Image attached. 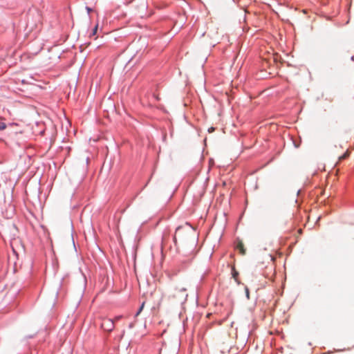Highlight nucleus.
Masks as SVG:
<instances>
[{
  "label": "nucleus",
  "instance_id": "obj_1",
  "mask_svg": "<svg viewBox=\"0 0 354 354\" xmlns=\"http://www.w3.org/2000/svg\"><path fill=\"white\" fill-rule=\"evenodd\" d=\"M187 288L184 287H174L169 290V297L175 299L180 304H183L187 301L188 295Z\"/></svg>",
  "mask_w": 354,
  "mask_h": 354
},
{
  "label": "nucleus",
  "instance_id": "obj_2",
  "mask_svg": "<svg viewBox=\"0 0 354 354\" xmlns=\"http://www.w3.org/2000/svg\"><path fill=\"white\" fill-rule=\"evenodd\" d=\"M101 328L106 332H111L114 328V322L112 319L104 318L101 323Z\"/></svg>",
  "mask_w": 354,
  "mask_h": 354
},
{
  "label": "nucleus",
  "instance_id": "obj_3",
  "mask_svg": "<svg viewBox=\"0 0 354 354\" xmlns=\"http://www.w3.org/2000/svg\"><path fill=\"white\" fill-rule=\"evenodd\" d=\"M13 125H17V124L12 122V123H9L8 124H7L3 122L0 121V131H3V130L6 129L7 127H12Z\"/></svg>",
  "mask_w": 354,
  "mask_h": 354
},
{
  "label": "nucleus",
  "instance_id": "obj_4",
  "mask_svg": "<svg viewBox=\"0 0 354 354\" xmlns=\"http://www.w3.org/2000/svg\"><path fill=\"white\" fill-rule=\"evenodd\" d=\"M232 277L234 279L235 281L238 283V284H240L241 282L239 281L238 279V276H239V272L236 271L235 270L234 268H233L232 269Z\"/></svg>",
  "mask_w": 354,
  "mask_h": 354
},
{
  "label": "nucleus",
  "instance_id": "obj_5",
  "mask_svg": "<svg viewBox=\"0 0 354 354\" xmlns=\"http://www.w3.org/2000/svg\"><path fill=\"white\" fill-rule=\"evenodd\" d=\"M144 304H145V303L143 302L142 304V305L140 306V308H138V310H137V312L136 313V316H138L142 312L143 307H144Z\"/></svg>",
  "mask_w": 354,
  "mask_h": 354
},
{
  "label": "nucleus",
  "instance_id": "obj_6",
  "mask_svg": "<svg viewBox=\"0 0 354 354\" xmlns=\"http://www.w3.org/2000/svg\"><path fill=\"white\" fill-rule=\"evenodd\" d=\"M245 296L248 299H250V292L248 286H245Z\"/></svg>",
  "mask_w": 354,
  "mask_h": 354
},
{
  "label": "nucleus",
  "instance_id": "obj_7",
  "mask_svg": "<svg viewBox=\"0 0 354 354\" xmlns=\"http://www.w3.org/2000/svg\"><path fill=\"white\" fill-rule=\"evenodd\" d=\"M97 27H98V26H97V25H96V26L94 27V28H93V30H92V33H91V35H95V34H96V32H97Z\"/></svg>",
  "mask_w": 354,
  "mask_h": 354
},
{
  "label": "nucleus",
  "instance_id": "obj_8",
  "mask_svg": "<svg viewBox=\"0 0 354 354\" xmlns=\"http://www.w3.org/2000/svg\"><path fill=\"white\" fill-rule=\"evenodd\" d=\"M86 11H87L88 15L90 14L91 12L93 11V9L91 8L88 7V6L86 7Z\"/></svg>",
  "mask_w": 354,
  "mask_h": 354
},
{
  "label": "nucleus",
  "instance_id": "obj_9",
  "mask_svg": "<svg viewBox=\"0 0 354 354\" xmlns=\"http://www.w3.org/2000/svg\"><path fill=\"white\" fill-rule=\"evenodd\" d=\"M35 337V335H30L25 337L26 339H30L33 338Z\"/></svg>",
  "mask_w": 354,
  "mask_h": 354
},
{
  "label": "nucleus",
  "instance_id": "obj_10",
  "mask_svg": "<svg viewBox=\"0 0 354 354\" xmlns=\"http://www.w3.org/2000/svg\"><path fill=\"white\" fill-rule=\"evenodd\" d=\"M347 153H344V155H342L339 158L340 159H343V158H346L347 157Z\"/></svg>",
  "mask_w": 354,
  "mask_h": 354
},
{
  "label": "nucleus",
  "instance_id": "obj_11",
  "mask_svg": "<svg viewBox=\"0 0 354 354\" xmlns=\"http://www.w3.org/2000/svg\"><path fill=\"white\" fill-rule=\"evenodd\" d=\"M214 131V127H210V128L208 129V131H209V133L213 132Z\"/></svg>",
  "mask_w": 354,
  "mask_h": 354
},
{
  "label": "nucleus",
  "instance_id": "obj_12",
  "mask_svg": "<svg viewBox=\"0 0 354 354\" xmlns=\"http://www.w3.org/2000/svg\"><path fill=\"white\" fill-rule=\"evenodd\" d=\"M153 96L156 98V100H159L158 96L156 95L155 94L153 95Z\"/></svg>",
  "mask_w": 354,
  "mask_h": 354
},
{
  "label": "nucleus",
  "instance_id": "obj_13",
  "mask_svg": "<svg viewBox=\"0 0 354 354\" xmlns=\"http://www.w3.org/2000/svg\"><path fill=\"white\" fill-rule=\"evenodd\" d=\"M150 179H151V178L149 179V180H148V181L147 182V183L145 185V186H144V187L142 188V189H143L146 186H147V185H148V183H149V182Z\"/></svg>",
  "mask_w": 354,
  "mask_h": 354
},
{
  "label": "nucleus",
  "instance_id": "obj_14",
  "mask_svg": "<svg viewBox=\"0 0 354 354\" xmlns=\"http://www.w3.org/2000/svg\"><path fill=\"white\" fill-rule=\"evenodd\" d=\"M174 242L175 244H176V236H174Z\"/></svg>",
  "mask_w": 354,
  "mask_h": 354
},
{
  "label": "nucleus",
  "instance_id": "obj_15",
  "mask_svg": "<svg viewBox=\"0 0 354 354\" xmlns=\"http://www.w3.org/2000/svg\"><path fill=\"white\" fill-rule=\"evenodd\" d=\"M58 295H59V290H57V291H56V297H58Z\"/></svg>",
  "mask_w": 354,
  "mask_h": 354
},
{
  "label": "nucleus",
  "instance_id": "obj_16",
  "mask_svg": "<svg viewBox=\"0 0 354 354\" xmlns=\"http://www.w3.org/2000/svg\"><path fill=\"white\" fill-rule=\"evenodd\" d=\"M351 59L352 61H354V55H353V56H351Z\"/></svg>",
  "mask_w": 354,
  "mask_h": 354
},
{
  "label": "nucleus",
  "instance_id": "obj_17",
  "mask_svg": "<svg viewBox=\"0 0 354 354\" xmlns=\"http://www.w3.org/2000/svg\"><path fill=\"white\" fill-rule=\"evenodd\" d=\"M88 160H89V158H86V164H88Z\"/></svg>",
  "mask_w": 354,
  "mask_h": 354
},
{
  "label": "nucleus",
  "instance_id": "obj_18",
  "mask_svg": "<svg viewBox=\"0 0 354 354\" xmlns=\"http://www.w3.org/2000/svg\"><path fill=\"white\" fill-rule=\"evenodd\" d=\"M294 145H295V147H297V148L299 147V145H296L295 143H294Z\"/></svg>",
  "mask_w": 354,
  "mask_h": 354
},
{
  "label": "nucleus",
  "instance_id": "obj_19",
  "mask_svg": "<svg viewBox=\"0 0 354 354\" xmlns=\"http://www.w3.org/2000/svg\"><path fill=\"white\" fill-rule=\"evenodd\" d=\"M180 228H181V227H180V226H179V227H178L176 228V230H179V229H180Z\"/></svg>",
  "mask_w": 354,
  "mask_h": 354
},
{
  "label": "nucleus",
  "instance_id": "obj_20",
  "mask_svg": "<svg viewBox=\"0 0 354 354\" xmlns=\"http://www.w3.org/2000/svg\"><path fill=\"white\" fill-rule=\"evenodd\" d=\"M61 286H62V282H60V283H59V288H61Z\"/></svg>",
  "mask_w": 354,
  "mask_h": 354
}]
</instances>
